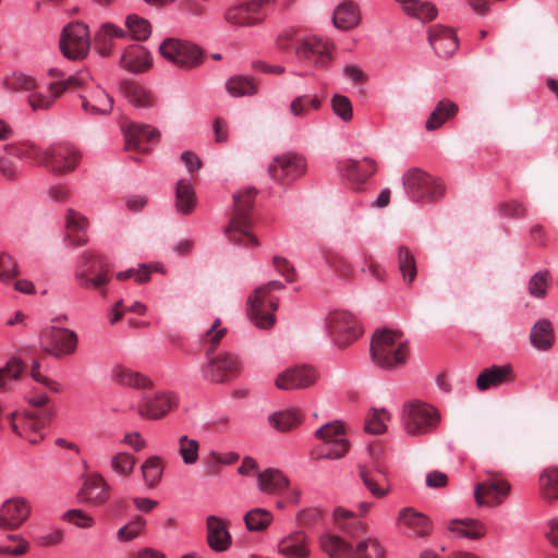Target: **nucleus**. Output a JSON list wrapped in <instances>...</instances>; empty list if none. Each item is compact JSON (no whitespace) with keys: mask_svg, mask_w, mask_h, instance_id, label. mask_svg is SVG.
<instances>
[{"mask_svg":"<svg viewBox=\"0 0 558 558\" xmlns=\"http://www.w3.org/2000/svg\"><path fill=\"white\" fill-rule=\"evenodd\" d=\"M279 553L287 558H306L310 555L308 539L304 532L295 531L278 544Z\"/></svg>","mask_w":558,"mask_h":558,"instance_id":"34","label":"nucleus"},{"mask_svg":"<svg viewBox=\"0 0 558 558\" xmlns=\"http://www.w3.org/2000/svg\"><path fill=\"white\" fill-rule=\"evenodd\" d=\"M20 275V266L14 256L0 252V282L9 284Z\"/></svg>","mask_w":558,"mask_h":558,"instance_id":"55","label":"nucleus"},{"mask_svg":"<svg viewBox=\"0 0 558 558\" xmlns=\"http://www.w3.org/2000/svg\"><path fill=\"white\" fill-rule=\"evenodd\" d=\"M39 368L40 362L34 360L31 367V376L34 378V380L44 385L47 389H49L52 392H59L61 390L60 385L57 381L41 375Z\"/></svg>","mask_w":558,"mask_h":558,"instance_id":"64","label":"nucleus"},{"mask_svg":"<svg viewBox=\"0 0 558 558\" xmlns=\"http://www.w3.org/2000/svg\"><path fill=\"white\" fill-rule=\"evenodd\" d=\"M320 547L330 558H384L385 551L375 538L360 541L355 549L337 535L325 534L320 537Z\"/></svg>","mask_w":558,"mask_h":558,"instance_id":"4","label":"nucleus"},{"mask_svg":"<svg viewBox=\"0 0 558 558\" xmlns=\"http://www.w3.org/2000/svg\"><path fill=\"white\" fill-rule=\"evenodd\" d=\"M332 44L317 36H304L295 40V58L317 70H326L332 57Z\"/></svg>","mask_w":558,"mask_h":558,"instance_id":"10","label":"nucleus"},{"mask_svg":"<svg viewBox=\"0 0 558 558\" xmlns=\"http://www.w3.org/2000/svg\"><path fill=\"white\" fill-rule=\"evenodd\" d=\"M50 417L51 412L48 410L38 413L12 412L9 415V421L16 435L24 437L31 444H38L44 438L41 430Z\"/></svg>","mask_w":558,"mask_h":558,"instance_id":"12","label":"nucleus"},{"mask_svg":"<svg viewBox=\"0 0 558 558\" xmlns=\"http://www.w3.org/2000/svg\"><path fill=\"white\" fill-rule=\"evenodd\" d=\"M81 155L78 150L70 144H57L47 148L46 167L54 173H68L73 171Z\"/></svg>","mask_w":558,"mask_h":558,"instance_id":"21","label":"nucleus"},{"mask_svg":"<svg viewBox=\"0 0 558 558\" xmlns=\"http://www.w3.org/2000/svg\"><path fill=\"white\" fill-rule=\"evenodd\" d=\"M408 353V343L401 332L384 329L374 333L371 341V356L379 367L397 368L405 363Z\"/></svg>","mask_w":558,"mask_h":558,"instance_id":"2","label":"nucleus"},{"mask_svg":"<svg viewBox=\"0 0 558 558\" xmlns=\"http://www.w3.org/2000/svg\"><path fill=\"white\" fill-rule=\"evenodd\" d=\"M24 371V363L19 357H11L4 366L0 367V391L11 390L12 384L19 380Z\"/></svg>","mask_w":558,"mask_h":558,"instance_id":"48","label":"nucleus"},{"mask_svg":"<svg viewBox=\"0 0 558 558\" xmlns=\"http://www.w3.org/2000/svg\"><path fill=\"white\" fill-rule=\"evenodd\" d=\"M458 112V106L448 100H440L434 111L429 114L425 128L427 131L439 129L448 119L454 117Z\"/></svg>","mask_w":558,"mask_h":558,"instance_id":"44","label":"nucleus"},{"mask_svg":"<svg viewBox=\"0 0 558 558\" xmlns=\"http://www.w3.org/2000/svg\"><path fill=\"white\" fill-rule=\"evenodd\" d=\"M153 62L149 51L137 45L129 46L121 59L120 65L132 73H142L150 68Z\"/></svg>","mask_w":558,"mask_h":558,"instance_id":"32","label":"nucleus"},{"mask_svg":"<svg viewBox=\"0 0 558 558\" xmlns=\"http://www.w3.org/2000/svg\"><path fill=\"white\" fill-rule=\"evenodd\" d=\"M128 32L111 22L102 23L96 32L95 49L101 57H109L113 50V38H125Z\"/></svg>","mask_w":558,"mask_h":558,"instance_id":"33","label":"nucleus"},{"mask_svg":"<svg viewBox=\"0 0 558 558\" xmlns=\"http://www.w3.org/2000/svg\"><path fill=\"white\" fill-rule=\"evenodd\" d=\"M513 379L514 374L511 365H493L478 374L476 387L478 390L485 391L510 383Z\"/></svg>","mask_w":558,"mask_h":558,"instance_id":"26","label":"nucleus"},{"mask_svg":"<svg viewBox=\"0 0 558 558\" xmlns=\"http://www.w3.org/2000/svg\"><path fill=\"white\" fill-rule=\"evenodd\" d=\"M306 161L294 153H284L276 156L268 165L270 178L281 184H290L306 172Z\"/></svg>","mask_w":558,"mask_h":558,"instance_id":"14","label":"nucleus"},{"mask_svg":"<svg viewBox=\"0 0 558 558\" xmlns=\"http://www.w3.org/2000/svg\"><path fill=\"white\" fill-rule=\"evenodd\" d=\"M390 418L389 413L384 410L373 409L366 417L365 430L371 434H383L386 432V421Z\"/></svg>","mask_w":558,"mask_h":558,"instance_id":"57","label":"nucleus"},{"mask_svg":"<svg viewBox=\"0 0 558 558\" xmlns=\"http://www.w3.org/2000/svg\"><path fill=\"white\" fill-rule=\"evenodd\" d=\"M62 518L81 529H89L95 524L94 518L80 509H71L66 511Z\"/></svg>","mask_w":558,"mask_h":558,"instance_id":"62","label":"nucleus"},{"mask_svg":"<svg viewBox=\"0 0 558 558\" xmlns=\"http://www.w3.org/2000/svg\"><path fill=\"white\" fill-rule=\"evenodd\" d=\"M449 530L471 539L482 538L486 533L485 525L474 519L452 520L449 524Z\"/></svg>","mask_w":558,"mask_h":558,"instance_id":"47","label":"nucleus"},{"mask_svg":"<svg viewBox=\"0 0 558 558\" xmlns=\"http://www.w3.org/2000/svg\"><path fill=\"white\" fill-rule=\"evenodd\" d=\"M31 506L24 498H11L0 507V529L16 530L29 517Z\"/></svg>","mask_w":558,"mask_h":558,"instance_id":"22","label":"nucleus"},{"mask_svg":"<svg viewBox=\"0 0 558 558\" xmlns=\"http://www.w3.org/2000/svg\"><path fill=\"white\" fill-rule=\"evenodd\" d=\"M328 266L332 271L342 279H352L354 276V269L351 263L339 254H329L326 257Z\"/></svg>","mask_w":558,"mask_h":558,"instance_id":"58","label":"nucleus"},{"mask_svg":"<svg viewBox=\"0 0 558 558\" xmlns=\"http://www.w3.org/2000/svg\"><path fill=\"white\" fill-rule=\"evenodd\" d=\"M142 475L145 484L154 488L158 485L163 473V464L159 457L151 456L142 464Z\"/></svg>","mask_w":558,"mask_h":558,"instance_id":"52","label":"nucleus"},{"mask_svg":"<svg viewBox=\"0 0 558 558\" xmlns=\"http://www.w3.org/2000/svg\"><path fill=\"white\" fill-rule=\"evenodd\" d=\"M303 420V414L296 409H287L274 412L268 416L269 425L280 433L296 428Z\"/></svg>","mask_w":558,"mask_h":558,"instance_id":"42","label":"nucleus"},{"mask_svg":"<svg viewBox=\"0 0 558 558\" xmlns=\"http://www.w3.org/2000/svg\"><path fill=\"white\" fill-rule=\"evenodd\" d=\"M548 272L539 271L529 281V292L535 298H544L548 286Z\"/></svg>","mask_w":558,"mask_h":558,"instance_id":"63","label":"nucleus"},{"mask_svg":"<svg viewBox=\"0 0 558 558\" xmlns=\"http://www.w3.org/2000/svg\"><path fill=\"white\" fill-rule=\"evenodd\" d=\"M111 380L117 385L133 389H148L153 386L147 376L124 365H116L112 368Z\"/></svg>","mask_w":558,"mask_h":558,"instance_id":"35","label":"nucleus"},{"mask_svg":"<svg viewBox=\"0 0 558 558\" xmlns=\"http://www.w3.org/2000/svg\"><path fill=\"white\" fill-rule=\"evenodd\" d=\"M402 422L407 434L420 436L435 430L440 422L438 411L421 401H411L403 405Z\"/></svg>","mask_w":558,"mask_h":558,"instance_id":"7","label":"nucleus"},{"mask_svg":"<svg viewBox=\"0 0 558 558\" xmlns=\"http://www.w3.org/2000/svg\"><path fill=\"white\" fill-rule=\"evenodd\" d=\"M539 489L545 499H558V468H547L541 473Z\"/></svg>","mask_w":558,"mask_h":558,"instance_id":"51","label":"nucleus"},{"mask_svg":"<svg viewBox=\"0 0 558 558\" xmlns=\"http://www.w3.org/2000/svg\"><path fill=\"white\" fill-rule=\"evenodd\" d=\"M335 524L351 537H359L366 532V524L355 513L343 508L333 511Z\"/></svg>","mask_w":558,"mask_h":558,"instance_id":"39","label":"nucleus"},{"mask_svg":"<svg viewBox=\"0 0 558 558\" xmlns=\"http://www.w3.org/2000/svg\"><path fill=\"white\" fill-rule=\"evenodd\" d=\"M123 134L125 138V148L128 150H136L147 153L148 149L144 147V143L157 142L160 133L157 129L146 125L130 123L124 126Z\"/></svg>","mask_w":558,"mask_h":558,"instance_id":"23","label":"nucleus"},{"mask_svg":"<svg viewBox=\"0 0 558 558\" xmlns=\"http://www.w3.org/2000/svg\"><path fill=\"white\" fill-rule=\"evenodd\" d=\"M78 337L72 329L50 327L41 331L40 345L48 354L60 359L76 351Z\"/></svg>","mask_w":558,"mask_h":558,"instance_id":"13","label":"nucleus"},{"mask_svg":"<svg viewBox=\"0 0 558 558\" xmlns=\"http://www.w3.org/2000/svg\"><path fill=\"white\" fill-rule=\"evenodd\" d=\"M78 497L93 506H100L109 498V485L100 475H89L84 481Z\"/></svg>","mask_w":558,"mask_h":558,"instance_id":"30","label":"nucleus"},{"mask_svg":"<svg viewBox=\"0 0 558 558\" xmlns=\"http://www.w3.org/2000/svg\"><path fill=\"white\" fill-rule=\"evenodd\" d=\"M398 265L403 281L411 284L417 274L416 262L409 248L401 246L398 252Z\"/></svg>","mask_w":558,"mask_h":558,"instance_id":"54","label":"nucleus"},{"mask_svg":"<svg viewBox=\"0 0 558 558\" xmlns=\"http://www.w3.org/2000/svg\"><path fill=\"white\" fill-rule=\"evenodd\" d=\"M88 219L81 213L69 208L65 213L66 241L75 246L85 245L88 242Z\"/></svg>","mask_w":558,"mask_h":558,"instance_id":"27","label":"nucleus"},{"mask_svg":"<svg viewBox=\"0 0 558 558\" xmlns=\"http://www.w3.org/2000/svg\"><path fill=\"white\" fill-rule=\"evenodd\" d=\"M178 397L173 392H157L144 396L136 405L137 414L146 420H161L178 407Z\"/></svg>","mask_w":558,"mask_h":558,"instance_id":"18","label":"nucleus"},{"mask_svg":"<svg viewBox=\"0 0 558 558\" xmlns=\"http://www.w3.org/2000/svg\"><path fill=\"white\" fill-rule=\"evenodd\" d=\"M243 520L250 532H263L271 524L274 515L267 509L254 508L245 513Z\"/></svg>","mask_w":558,"mask_h":558,"instance_id":"50","label":"nucleus"},{"mask_svg":"<svg viewBox=\"0 0 558 558\" xmlns=\"http://www.w3.org/2000/svg\"><path fill=\"white\" fill-rule=\"evenodd\" d=\"M196 203V194L191 182L185 179L179 180L175 185L174 206L177 211L182 215H190L195 209Z\"/></svg>","mask_w":558,"mask_h":558,"instance_id":"40","label":"nucleus"},{"mask_svg":"<svg viewBox=\"0 0 558 558\" xmlns=\"http://www.w3.org/2000/svg\"><path fill=\"white\" fill-rule=\"evenodd\" d=\"M322 100L317 95H301L294 97L289 105V112L293 118L303 119L310 116L312 110H319Z\"/></svg>","mask_w":558,"mask_h":558,"instance_id":"46","label":"nucleus"},{"mask_svg":"<svg viewBox=\"0 0 558 558\" xmlns=\"http://www.w3.org/2000/svg\"><path fill=\"white\" fill-rule=\"evenodd\" d=\"M331 108L336 116L341 118L344 122H349L353 118V109L350 99L343 95H335L331 98Z\"/></svg>","mask_w":558,"mask_h":558,"instance_id":"61","label":"nucleus"},{"mask_svg":"<svg viewBox=\"0 0 558 558\" xmlns=\"http://www.w3.org/2000/svg\"><path fill=\"white\" fill-rule=\"evenodd\" d=\"M109 271L107 259L104 256L84 252L78 258L75 279L81 287L98 290L105 296V287L110 282Z\"/></svg>","mask_w":558,"mask_h":558,"instance_id":"5","label":"nucleus"},{"mask_svg":"<svg viewBox=\"0 0 558 558\" xmlns=\"http://www.w3.org/2000/svg\"><path fill=\"white\" fill-rule=\"evenodd\" d=\"M318 379V373L310 365H298L289 367L279 373L275 385L280 390L306 389L312 387Z\"/></svg>","mask_w":558,"mask_h":558,"instance_id":"19","label":"nucleus"},{"mask_svg":"<svg viewBox=\"0 0 558 558\" xmlns=\"http://www.w3.org/2000/svg\"><path fill=\"white\" fill-rule=\"evenodd\" d=\"M199 442L186 435H182L178 440V451L183 462L187 465L195 464L198 460Z\"/></svg>","mask_w":558,"mask_h":558,"instance_id":"56","label":"nucleus"},{"mask_svg":"<svg viewBox=\"0 0 558 558\" xmlns=\"http://www.w3.org/2000/svg\"><path fill=\"white\" fill-rule=\"evenodd\" d=\"M160 54L181 69H194L203 62V51L196 45L175 38H168L159 46Z\"/></svg>","mask_w":558,"mask_h":558,"instance_id":"11","label":"nucleus"},{"mask_svg":"<svg viewBox=\"0 0 558 558\" xmlns=\"http://www.w3.org/2000/svg\"><path fill=\"white\" fill-rule=\"evenodd\" d=\"M289 485L288 477L277 469H266L257 474V487L264 494L281 495Z\"/></svg>","mask_w":558,"mask_h":558,"instance_id":"36","label":"nucleus"},{"mask_svg":"<svg viewBox=\"0 0 558 558\" xmlns=\"http://www.w3.org/2000/svg\"><path fill=\"white\" fill-rule=\"evenodd\" d=\"M85 84L83 75L49 84L46 92L34 90L27 95V104L33 111H45L52 108L56 100L70 88H80Z\"/></svg>","mask_w":558,"mask_h":558,"instance_id":"15","label":"nucleus"},{"mask_svg":"<svg viewBox=\"0 0 558 558\" xmlns=\"http://www.w3.org/2000/svg\"><path fill=\"white\" fill-rule=\"evenodd\" d=\"M125 27L132 38L138 41L146 40L151 33V25L148 20L137 14H129L125 17Z\"/></svg>","mask_w":558,"mask_h":558,"instance_id":"53","label":"nucleus"},{"mask_svg":"<svg viewBox=\"0 0 558 558\" xmlns=\"http://www.w3.org/2000/svg\"><path fill=\"white\" fill-rule=\"evenodd\" d=\"M136 464L134 456L128 452L116 453L110 461L111 469L119 475L128 477Z\"/></svg>","mask_w":558,"mask_h":558,"instance_id":"59","label":"nucleus"},{"mask_svg":"<svg viewBox=\"0 0 558 558\" xmlns=\"http://www.w3.org/2000/svg\"><path fill=\"white\" fill-rule=\"evenodd\" d=\"M119 88L128 102L135 108L148 109L153 108L156 104L154 93L137 82L123 81L120 83Z\"/></svg>","mask_w":558,"mask_h":558,"instance_id":"28","label":"nucleus"},{"mask_svg":"<svg viewBox=\"0 0 558 558\" xmlns=\"http://www.w3.org/2000/svg\"><path fill=\"white\" fill-rule=\"evenodd\" d=\"M207 544L215 551L227 550L232 543L227 521L217 515L206 518Z\"/></svg>","mask_w":558,"mask_h":558,"instance_id":"25","label":"nucleus"},{"mask_svg":"<svg viewBox=\"0 0 558 558\" xmlns=\"http://www.w3.org/2000/svg\"><path fill=\"white\" fill-rule=\"evenodd\" d=\"M284 284L278 280L269 281L257 287L247 299V314L250 320L260 329H269L276 323L275 312L278 310L279 299L274 295Z\"/></svg>","mask_w":558,"mask_h":558,"instance_id":"3","label":"nucleus"},{"mask_svg":"<svg viewBox=\"0 0 558 558\" xmlns=\"http://www.w3.org/2000/svg\"><path fill=\"white\" fill-rule=\"evenodd\" d=\"M428 39L435 52L441 58L451 57L458 49V39L450 28L434 26L429 29Z\"/></svg>","mask_w":558,"mask_h":558,"instance_id":"29","label":"nucleus"},{"mask_svg":"<svg viewBox=\"0 0 558 558\" xmlns=\"http://www.w3.org/2000/svg\"><path fill=\"white\" fill-rule=\"evenodd\" d=\"M82 108L90 114H109L113 108V98L97 87L89 96H80Z\"/></svg>","mask_w":558,"mask_h":558,"instance_id":"37","label":"nucleus"},{"mask_svg":"<svg viewBox=\"0 0 558 558\" xmlns=\"http://www.w3.org/2000/svg\"><path fill=\"white\" fill-rule=\"evenodd\" d=\"M339 170L350 181L363 184L376 171V162L371 158L362 161L347 159L339 163Z\"/></svg>","mask_w":558,"mask_h":558,"instance_id":"31","label":"nucleus"},{"mask_svg":"<svg viewBox=\"0 0 558 558\" xmlns=\"http://www.w3.org/2000/svg\"><path fill=\"white\" fill-rule=\"evenodd\" d=\"M530 340L537 350H549L555 342V332L548 319L537 320L531 329Z\"/></svg>","mask_w":558,"mask_h":558,"instance_id":"41","label":"nucleus"},{"mask_svg":"<svg viewBox=\"0 0 558 558\" xmlns=\"http://www.w3.org/2000/svg\"><path fill=\"white\" fill-rule=\"evenodd\" d=\"M256 191L252 187L244 189L233 195V211L229 225L225 228L228 240L243 246H258V240L251 233L253 208Z\"/></svg>","mask_w":558,"mask_h":558,"instance_id":"1","label":"nucleus"},{"mask_svg":"<svg viewBox=\"0 0 558 558\" xmlns=\"http://www.w3.org/2000/svg\"><path fill=\"white\" fill-rule=\"evenodd\" d=\"M361 15L357 4L352 1L340 3L332 16L335 26L342 31L354 28L360 24Z\"/></svg>","mask_w":558,"mask_h":558,"instance_id":"38","label":"nucleus"},{"mask_svg":"<svg viewBox=\"0 0 558 558\" xmlns=\"http://www.w3.org/2000/svg\"><path fill=\"white\" fill-rule=\"evenodd\" d=\"M325 324L335 344L340 349L350 345L363 332L356 317L351 312L344 310L330 312L325 319Z\"/></svg>","mask_w":558,"mask_h":558,"instance_id":"8","label":"nucleus"},{"mask_svg":"<svg viewBox=\"0 0 558 558\" xmlns=\"http://www.w3.org/2000/svg\"><path fill=\"white\" fill-rule=\"evenodd\" d=\"M402 184L408 196L415 203L437 202L445 192L440 181L422 169H409L402 177Z\"/></svg>","mask_w":558,"mask_h":558,"instance_id":"6","label":"nucleus"},{"mask_svg":"<svg viewBox=\"0 0 558 558\" xmlns=\"http://www.w3.org/2000/svg\"><path fill=\"white\" fill-rule=\"evenodd\" d=\"M145 520L142 517H136L128 524L120 527L117 532V538L120 542H130L136 538L145 526Z\"/></svg>","mask_w":558,"mask_h":558,"instance_id":"60","label":"nucleus"},{"mask_svg":"<svg viewBox=\"0 0 558 558\" xmlns=\"http://www.w3.org/2000/svg\"><path fill=\"white\" fill-rule=\"evenodd\" d=\"M241 362L238 356L223 353L211 359L204 367V377L211 383H226L239 375Z\"/></svg>","mask_w":558,"mask_h":558,"instance_id":"20","label":"nucleus"},{"mask_svg":"<svg viewBox=\"0 0 558 558\" xmlns=\"http://www.w3.org/2000/svg\"><path fill=\"white\" fill-rule=\"evenodd\" d=\"M398 521L411 529L417 536H426L430 531L429 520L413 508H403L399 513Z\"/></svg>","mask_w":558,"mask_h":558,"instance_id":"43","label":"nucleus"},{"mask_svg":"<svg viewBox=\"0 0 558 558\" xmlns=\"http://www.w3.org/2000/svg\"><path fill=\"white\" fill-rule=\"evenodd\" d=\"M5 150L11 156L27 158L34 160L38 165L46 166L47 149L43 150L34 144L21 143L15 145H8L5 146Z\"/></svg>","mask_w":558,"mask_h":558,"instance_id":"49","label":"nucleus"},{"mask_svg":"<svg viewBox=\"0 0 558 558\" xmlns=\"http://www.w3.org/2000/svg\"><path fill=\"white\" fill-rule=\"evenodd\" d=\"M315 436L322 441L314 451L317 459H341L349 451L344 426L339 421L325 424Z\"/></svg>","mask_w":558,"mask_h":558,"instance_id":"9","label":"nucleus"},{"mask_svg":"<svg viewBox=\"0 0 558 558\" xmlns=\"http://www.w3.org/2000/svg\"><path fill=\"white\" fill-rule=\"evenodd\" d=\"M511 485L495 473H487V477L477 483L474 488V498L477 506L498 507L508 497Z\"/></svg>","mask_w":558,"mask_h":558,"instance_id":"16","label":"nucleus"},{"mask_svg":"<svg viewBox=\"0 0 558 558\" xmlns=\"http://www.w3.org/2000/svg\"><path fill=\"white\" fill-rule=\"evenodd\" d=\"M269 0H251L248 2L233 5L227 9L225 20L234 26H250L259 21L257 16L262 7Z\"/></svg>","mask_w":558,"mask_h":558,"instance_id":"24","label":"nucleus"},{"mask_svg":"<svg viewBox=\"0 0 558 558\" xmlns=\"http://www.w3.org/2000/svg\"><path fill=\"white\" fill-rule=\"evenodd\" d=\"M90 47L88 26L84 23L75 22L64 27L61 38L60 48L64 57L68 59L84 58Z\"/></svg>","mask_w":558,"mask_h":558,"instance_id":"17","label":"nucleus"},{"mask_svg":"<svg viewBox=\"0 0 558 558\" xmlns=\"http://www.w3.org/2000/svg\"><path fill=\"white\" fill-rule=\"evenodd\" d=\"M226 88L232 97L254 96L258 92V84L253 77L234 75L227 81Z\"/></svg>","mask_w":558,"mask_h":558,"instance_id":"45","label":"nucleus"}]
</instances>
